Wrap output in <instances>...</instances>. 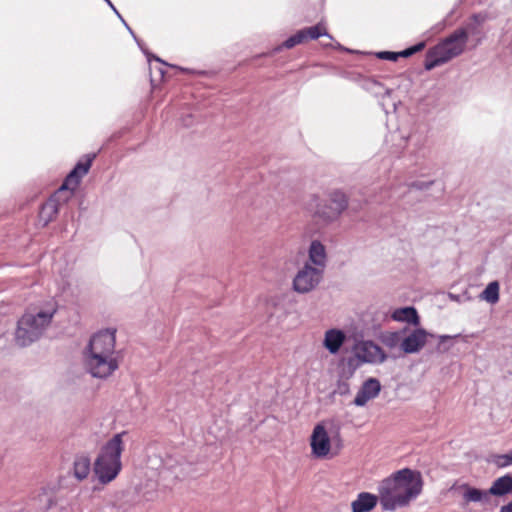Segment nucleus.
Masks as SVG:
<instances>
[{"label": "nucleus", "mask_w": 512, "mask_h": 512, "mask_svg": "<svg viewBox=\"0 0 512 512\" xmlns=\"http://www.w3.org/2000/svg\"><path fill=\"white\" fill-rule=\"evenodd\" d=\"M381 390L380 382L375 378L366 380L354 398L356 406H364L369 400L378 396Z\"/></svg>", "instance_id": "obj_14"}, {"label": "nucleus", "mask_w": 512, "mask_h": 512, "mask_svg": "<svg viewBox=\"0 0 512 512\" xmlns=\"http://www.w3.org/2000/svg\"><path fill=\"white\" fill-rule=\"evenodd\" d=\"M512 492V476L506 474L494 480L488 493L493 496H505Z\"/></svg>", "instance_id": "obj_19"}, {"label": "nucleus", "mask_w": 512, "mask_h": 512, "mask_svg": "<svg viewBox=\"0 0 512 512\" xmlns=\"http://www.w3.org/2000/svg\"><path fill=\"white\" fill-rule=\"evenodd\" d=\"M116 330H102L92 336L87 353L116 355Z\"/></svg>", "instance_id": "obj_10"}, {"label": "nucleus", "mask_w": 512, "mask_h": 512, "mask_svg": "<svg viewBox=\"0 0 512 512\" xmlns=\"http://www.w3.org/2000/svg\"><path fill=\"white\" fill-rule=\"evenodd\" d=\"M468 38L469 36L466 29L459 28L455 30L442 42L427 52L424 64L425 69L432 70L462 54L466 47Z\"/></svg>", "instance_id": "obj_4"}, {"label": "nucleus", "mask_w": 512, "mask_h": 512, "mask_svg": "<svg viewBox=\"0 0 512 512\" xmlns=\"http://www.w3.org/2000/svg\"><path fill=\"white\" fill-rule=\"evenodd\" d=\"M308 256L310 264H314L315 268H322V271L324 272L327 255L325 246L320 241L314 240L311 242Z\"/></svg>", "instance_id": "obj_18"}, {"label": "nucleus", "mask_w": 512, "mask_h": 512, "mask_svg": "<svg viewBox=\"0 0 512 512\" xmlns=\"http://www.w3.org/2000/svg\"><path fill=\"white\" fill-rule=\"evenodd\" d=\"M346 340V335L339 329H329L325 332L323 345L331 353L339 352Z\"/></svg>", "instance_id": "obj_17"}, {"label": "nucleus", "mask_w": 512, "mask_h": 512, "mask_svg": "<svg viewBox=\"0 0 512 512\" xmlns=\"http://www.w3.org/2000/svg\"><path fill=\"white\" fill-rule=\"evenodd\" d=\"M95 157V154L85 155L67 175L60 188L42 204L38 215L39 223L42 226H47L50 222L55 220L59 213L60 206L72 197L81 179L89 172Z\"/></svg>", "instance_id": "obj_2"}, {"label": "nucleus", "mask_w": 512, "mask_h": 512, "mask_svg": "<svg viewBox=\"0 0 512 512\" xmlns=\"http://www.w3.org/2000/svg\"><path fill=\"white\" fill-rule=\"evenodd\" d=\"M85 366L93 377L107 378L119 368V361L116 355L86 353Z\"/></svg>", "instance_id": "obj_8"}, {"label": "nucleus", "mask_w": 512, "mask_h": 512, "mask_svg": "<svg viewBox=\"0 0 512 512\" xmlns=\"http://www.w3.org/2000/svg\"><path fill=\"white\" fill-rule=\"evenodd\" d=\"M392 319L399 322H406L414 326L420 324V317L414 307L398 308L392 313Z\"/></svg>", "instance_id": "obj_20"}, {"label": "nucleus", "mask_w": 512, "mask_h": 512, "mask_svg": "<svg viewBox=\"0 0 512 512\" xmlns=\"http://www.w3.org/2000/svg\"><path fill=\"white\" fill-rule=\"evenodd\" d=\"M91 472V459L87 454H77L74 457L71 473L73 477L82 482L88 478Z\"/></svg>", "instance_id": "obj_15"}, {"label": "nucleus", "mask_w": 512, "mask_h": 512, "mask_svg": "<svg viewBox=\"0 0 512 512\" xmlns=\"http://www.w3.org/2000/svg\"><path fill=\"white\" fill-rule=\"evenodd\" d=\"M499 291V283L497 281H492L481 292L480 298L490 304H496L499 301Z\"/></svg>", "instance_id": "obj_21"}, {"label": "nucleus", "mask_w": 512, "mask_h": 512, "mask_svg": "<svg viewBox=\"0 0 512 512\" xmlns=\"http://www.w3.org/2000/svg\"><path fill=\"white\" fill-rule=\"evenodd\" d=\"M311 452L316 458L334 457L343 448V440L339 432L330 437L323 423L313 428L310 436Z\"/></svg>", "instance_id": "obj_6"}, {"label": "nucleus", "mask_w": 512, "mask_h": 512, "mask_svg": "<svg viewBox=\"0 0 512 512\" xmlns=\"http://www.w3.org/2000/svg\"><path fill=\"white\" fill-rule=\"evenodd\" d=\"M428 336L424 329H415L402 340L400 347L407 354L417 353L426 345Z\"/></svg>", "instance_id": "obj_12"}, {"label": "nucleus", "mask_w": 512, "mask_h": 512, "mask_svg": "<svg viewBox=\"0 0 512 512\" xmlns=\"http://www.w3.org/2000/svg\"><path fill=\"white\" fill-rule=\"evenodd\" d=\"M315 216L324 222L336 220L341 213L348 207L347 196L339 190L329 193L325 203L319 202L318 197H314Z\"/></svg>", "instance_id": "obj_7"}, {"label": "nucleus", "mask_w": 512, "mask_h": 512, "mask_svg": "<svg viewBox=\"0 0 512 512\" xmlns=\"http://www.w3.org/2000/svg\"><path fill=\"white\" fill-rule=\"evenodd\" d=\"M462 488L464 489L463 498L467 503L480 502L489 494L488 491H482L467 484L463 485Z\"/></svg>", "instance_id": "obj_22"}, {"label": "nucleus", "mask_w": 512, "mask_h": 512, "mask_svg": "<svg viewBox=\"0 0 512 512\" xmlns=\"http://www.w3.org/2000/svg\"><path fill=\"white\" fill-rule=\"evenodd\" d=\"M494 463L501 468L512 465V452L496 455L494 458Z\"/></svg>", "instance_id": "obj_23"}, {"label": "nucleus", "mask_w": 512, "mask_h": 512, "mask_svg": "<svg viewBox=\"0 0 512 512\" xmlns=\"http://www.w3.org/2000/svg\"><path fill=\"white\" fill-rule=\"evenodd\" d=\"M377 57L383 60L396 61L399 57H401V52L382 51L377 53Z\"/></svg>", "instance_id": "obj_24"}, {"label": "nucleus", "mask_w": 512, "mask_h": 512, "mask_svg": "<svg viewBox=\"0 0 512 512\" xmlns=\"http://www.w3.org/2000/svg\"><path fill=\"white\" fill-rule=\"evenodd\" d=\"M378 500H380L379 495L361 492L351 503L352 512H371L377 506Z\"/></svg>", "instance_id": "obj_16"}, {"label": "nucleus", "mask_w": 512, "mask_h": 512, "mask_svg": "<svg viewBox=\"0 0 512 512\" xmlns=\"http://www.w3.org/2000/svg\"><path fill=\"white\" fill-rule=\"evenodd\" d=\"M323 273L322 268H315L310 263H306L293 280L294 290L299 293L312 291L320 283Z\"/></svg>", "instance_id": "obj_9"}, {"label": "nucleus", "mask_w": 512, "mask_h": 512, "mask_svg": "<svg viewBox=\"0 0 512 512\" xmlns=\"http://www.w3.org/2000/svg\"><path fill=\"white\" fill-rule=\"evenodd\" d=\"M321 36H329L327 27L324 22H319L315 26L306 27L286 39L282 47L291 49L298 44H302L308 40H316Z\"/></svg>", "instance_id": "obj_11"}, {"label": "nucleus", "mask_w": 512, "mask_h": 512, "mask_svg": "<svg viewBox=\"0 0 512 512\" xmlns=\"http://www.w3.org/2000/svg\"><path fill=\"white\" fill-rule=\"evenodd\" d=\"M423 479L419 471L403 468L383 479L378 487L380 503L384 510L405 507L422 492Z\"/></svg>", "instance_id": "obj_1"}, {"label": "nucleus", "mask_w": 512, "mask_h": 512, "mask_svg": "<svg viewBox=\"0 0 512 512\" xmlns=\"http://www.w3.org/2000/svg\"><path fill=\"white\" fill-rule=\"evenodd\" d=\"M473 18L475 21H479V15H474Z\"/></svg>", "instance_id": "obj_27"}, {"label": "nucleus", "mask_w": 512, "mask_h": 512, "mask_svg": "<svg viewBox=\"0 0 512 512\" xmlns=\"http://www.w3.org/2000/svg\"><path fill=\"white\" fill-rule=\"evenodd\" d=\"M424 47H425V44L423 42L418 43L410 48H407V49L401 51V57H409V56L415 54L416 52L421 51Z\"/></svg>", "instance_id": "obj_25"}, {"label": "nucleus", "mask_w": 512, "mask_h": 512, "mask_svg": "<svg viewBox=\"0 0 512 512\" xmlns=\"http://www.w3.org/2000/svg\"><path fill=\"white\" fill-rule=\"evenodd\" d=\"M126 432L115 434L101 448L94 464L93 472L101 485L114 481L122 470L121 455L124 451L123 436Z\"/></svg>", "instance_id": "obj_3"}, {"label": "nucleus", "mask_w": 512, "mask_h": 512, "mask_svg": "<svg viewBox=\"0 0 512 512\" xmlns=\"http://www.w3.org/2000/svg\"><path fill=\"white\" fill-rule=\"evenodd\" d=\"M358 356L369 363H382L387 358L383 349L372 341L363 342L359 346Z\"/></svg>", "instance_id": "obj_13"}, {"label": "nucleus", "mask_w": 512, "mask_h": 512, "mask_svg": "<svg viewBox=\"0 0 512 512\" xmlns=\"http://www.w3.org/2000/svg\"><path fill=\"white\" fill-rule=\"evenodd\" d=\"M499 512H512V500L500 508Z\"/></svg>", "instance_id": "obj_26"}, {"label": "nucleus", "mask_w": 512, "mask_h": 512, "mask_svg": "<svg viewBox=\"0 0 512 512\" xmlns=\"http://www.w3.org/2000/svg\"><path fill=\"white\" fill-rule=\"evenodd\" d=\"M55 312V304L49 303V307L44 311H38L37 313H25L19 320L16 331V338L20 344L25 346L35 341L42 331L50 324Z\"/></svg>", "instance_id": "obj_5"}]
</instances>
